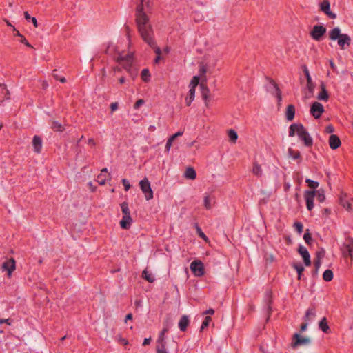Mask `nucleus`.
<instances>
[{"instance_id": "50", "label": "nucleus", "mask_w": 353, "mask_h": 353, "mask_svg": "<svg viewBox=\"0 0 353 353\" xmlns=\"http://www.w3.org/2000/svg\"><path fill=\"white\" fill-rule=\"evenodd\" d=\"M204 206L206 209H210L211 208L210 199L208 196H205L204 198Z\"/></svg>"}, {"instance_id": "53", "label": "nucleus", "mask_w": 353, "mask_h": 353, "mask_svg": "<svg viewBox=\"0 0 353 353\" xmlns=\"http://www.w3.org/2000/svg\"><path fill=\"white\" fill-rule=\"evenodd\" d=\"M145 103L144 100L143 99H139L136 101V103H134V109H139V107H141L142 105H143Z\"/></svg>"}, {"instance_id": "60", "label": "nucleus", "mask_w": 353, "mask_h": 353, "mask_svg": "<svg viewBox=\"0 0 353 353\" xmlns=\"http://www.w3.org/2000/svg\"><path fill=\"white\" fill-rule=\"evenodd\" d=\"M197 231L199 232V234L201 237L205 239L206 236L204 234V233L201 231V228L199 227H197Z\"/></svg>"}, {"instance_id": "17", "label": "nucleus", "mask_w": 353, "mask_h": 353, "mask_svg": "<svg viewBox=\"0 0 353 353\" xmlns=\"http://www.w3.org/2000/svg\"><path fill=\"white\" fill-rule=\"evenodd\" d=\"M32 145L34 148V151L39 154L41 152L42 149V139L39 136L34 135L32 139Z\"/></svg>"}, {"instance_id": "56", "label": "nucleus", "mask_w": 353, "mask_h": 353, "mask_svg": "<svg viewBox=\"0 0 353 353\" xmlns=\"http://www.w3.org/2000/svg\"><path fill=\"white\" fill-rule=\"evenodd\" d=\"M214 314V309H212V308H210L203 312V315H206V314L212 315Z\"/></svg>"}, {"instance_id": "12", "label": "nucleus", "mask_w": 353, "mask_h": 353, "mask_svg": "<svg viewBox=\"0 0 353 353\" xmlns=\"http://www.w3.org/2000/svg\"><path fill=\"white\" fill-rule=\"evenodd\" d=\"M315 196V190H306L304 193V198L306 202L307 209L309 211H311L314 208V199Z\"/></svg>"}, {"instance_id": "1", "label": "nucleus", "mask_w": 353, "mask_h": 353, "mask_svg": "<svg viewBox=\"0 0 353 353\" xmlns=\"http://www.w3.org/2000/svg\"><path fill=\"white\" fill-rule=\"evenodd\" d=\"M139 6L137 10V28L143 40L151 48L154 49L157 56H161V50L157 46L154 37L153 28L150 23L149 17L141 10Z\"/></svg>"}, {"instance_id": "33", "label": "nucleus", "mask_w": 353, "mask_h": 353, "mask_svg": "<svg viewBox=\"0 0 353 353\" xmlns=\"http://www.w3.org/2000/svg\"><path fill=\"white\" fill-rule=\"evenodd\" d=\"M51 128L57 132H62L64 130L63 125L57 121H52L51 123Z\"/></svg>"}, {"instance_id": "16", "label": "nucleus", "mask_w": 353, "mask_h": 353, "mask_svg": "<svg viewBox=\"0 0 353 353\" xmlns=\"http://www.w3.org/2000/svg\"><path fill=\"white\" fill-rule=\"evenodd\" d=\"M303 72L307 79V88L310 93H313L314 90V84L312 82L309 70L305 65L303 67Z\"/></svg>"}, {"instance_id": "51", "label": "nucleus", "mask_w": 353, "mask_h": 353, "mask_svg": "<svg viewBox=\"0 0 353 353\" xmlns=\"http://www.w3.org/2000/svg\"><path fill=\"white\" fill-rule=\"evenodd\" d=\"M122 184L124 186V189L125 191H128L130 188V182L126 179H122Z\"/></svg>"}, {"instance_id": "62", "label": "nucleus", "mask_w": 353, "mask_h": 353, "mask_svg": "<svg viewBox=\"0 0 353 353\" xmlns=\"http://www.w3.org/2000/svg\"><path fill=\"white\" fill-rule=\"evenodd\" d=\"M151 339L150 338H145L143 341V345H149L150 343Z\"/></svg>"}, {"instance_id": "49", "label": "nucleus", "mask_w": 353, "mask_h": 353, "mask_svg": "<svg viewBox=\"0 0 353 353\" xmlns=\"http://www.w3.org/2000/svg\"><path fill=\"white\" fill-rule=\"evenodd\" d=\"M320 258H321V253L318 252L317 253V259L314 262V268L316 269H319V268L321 267V259Z\"/></svg>"}, {"instance_id": "11", "label": "nucleus", "mask_w": 353, "mask_h": 353, "mask_svg": "<svg viewBox=\"0 0 353 353\" xmlns=\"http://www.w3.org/2000/svg\"><path fill=\"white\" fill-rule=\"evenodd\" d=\"M323 112H324V107L321 103L314 102L312 103L311 108H310V114L315 119H319Z\"/></svg>"}, {"instance_id": "44", "label": "nucleus", "mask_w": 353, "mask_h": 353, "mask_svg": "<svg viewBox=\"0 0 353 353\" xmlns=\"http://www.w3.org/2000/svg\"><path fill=\"white\" fill-rule=\"evenodd\" d=\"M305 182L307 183L308 186L313 190L316 189L319 185V182L313 181L310 179H306Z\"/></svg>"}, {"instance_id": "36", "label": "nucleus", "mask_w": 353, "mask_h": 353, "mask_svg": "<svg viewBox=\"0 0 353 353\" xmlns=\"http://www.w3.org/2000/svg\"><path fill=\"white\" fill-rule=\"evenodd\" d=\"M288 155L290 157H291L293 159H301V154L299 151H295L292 148H288Z\"/></svg>"}, {"instance_id": "43", "label": "nucleus", "mask_w": 353, "mask_h": 353, "mask_svg": "<svg viewBox=\"0 0 353 353\" xmlns=\"http://www.w3.org/2000/svg\"><path fill=\"white\" fill-rule=\"evenodd\" d=\"M150 73L148 69H143L141 71V79L143 81L148 82L150 80Z\"/></svg>"}, {"instance_id": "59", "label": "nucleus", "mask_w": 353, "mask_h": 353, "mask_svg": "<svg viewBox=\"0 0 353 353\" xmlns=\"http://www.w3.org/2000/svg\"><path fill=\"white\" fill-rule=\"evenodd\" d=\"M21 42L23 43V44H25L26 46L28 47H32L29 43L28 41L26 40V39L25 37H22L21 40Z\"/></svg>"}, {"instance_id": "32", "label": "nucleus", "mask_w": 353, "mask_h": 353, "mask_svg": "<svg viewBox=\"0 0 353 353\" xmlns=\"http://www.w3.org/2000/svg\"><path fill=\"white\" fill-rule=\"evenodd\" d=\"M252 173L258 177L261 176L263 174L261 165L256 162L253 164Z\"/></svg>"}, {"instance_id": "18", "label": "nucleus", "mask_w": 353, "mask_h": 353, "mask_svg": "<svg viewBox=\"0 0 353 353\" xmlns=\"http://www.w3.org/2000/svg\"><path fill=\"white\" fill-rule=\"evenodd\" d=\"M329 145L332 150H336L341 145V140L336 134H332L329 138Z\"/></svg>"}, {"instance_id": "38", "label": "nucleus", "mask_w": 353, "mask_h": 353, "mask_svg": "<svg viewBox=\"0 0 353 353\" xmlns=\"http://www.w3.org/2000/svg\"><path fill=\"white\" fill-rule=\"evenodd\" d=\"M323 279L325 281H331L333 279V272L330 270H326L323 274Z\"/></svg>"}, {"instance_id": "52", "label": "nucleus", "mask_w": 353, "mask_h": 353, "mask_svg": "<svg viewBox=\"0 0 353 353\" xmlns=\"http://www.w3.org/2000/svg\"><path fill=\"white\" fill-rule=\"evenodd\" d=\"M172 143H173L172 140H171L170 139H168L166 144H165V152H168L170 151V150L172 147Z\"/></svg>"}, {"instance_id": "25", "label": "nucleus", "mask_w": 353, "mask_h": 353, "mask_svg": "<svg viewBox=\"0 0 353 353\" xmlns=\"http://www.w3.org/2000/svg\"><path fill=\"white\" fill-rule=\"evenodd\" d=\"M321 91L318 94L317 99L319 100H321V101H328V99H329V94H328V93H327V90L325 89V84L323 83H321Z\"/></svg>"}, {"instance_id": "10", "label": "nucleus", "mask_w": 353, "mask_h": 353, "mask_svg": "<svg viewBox=\"0 0 353 353\" xmlns=\"http://www.w3.org/2000/svg\"><path fill=\"white\" fill-rule=\"evenodd\" d=\"M190 270L196 276L204 274L203 264L201 261H194L190 264Z\"/></svg>"}, {"instance_id": "34", "label": "nucleus", "mask_w": 353, "mask_h": 353, "mask_svg": "<svg viewBox=\"0 0 353 353\" xmlns=\"http://www.w3.org/2000/svg\"><path fill=\"white\" fill-rule=\"evenodd\" d=\"M142 277L150 283H152L154 281V277L153 274L147 271L146 270L143 271Z\"/></svg>"}, {"instance_id": "9", "label": "nucleus", "mask_w": 353, "mask_h": 353, "mask_svg": "<svg viewBox=\"0 0 353 353\" xmlns=\"http://www.w3.org/2000/svg\"><path fill=\"white\" fill-rule=\"evenodd\" d=\"M342 252L344 257L352 258L353 254V239H347L343 245Z\"/></svg>"}, {"instance_id": "63", "label": "nucleus", "mask_w": 353, "mask_h": 353, "mask_svg": "<svg viewBox=\"0 0 353 353\" xmlns=\"http://www.w3.org/2000/svg\"><path fill=\"white\" fill-rule=\"evenodd\" d=\"M6 90V94H8V90L6 89V85L4 84H0V91Z\"/></svg>"}, {"instance_id": "27", "label": "nucleus", "mask_w": 353, "mask_h": 353, "mask_svg": "<svg viewBox=\"0 0 353 353\" xmlns=\"http://www.w3.org/2000/svg\"><path fill=\"white\" fill-rule=\"evenodd\" d=\"M302 125L301 123H292L289 128V137H294L295 133L299 135V126Z\"/></svg>"}, {"instance_id": "41", "label": "nucleus", "mask_w": 353, "mask_h": 353, "mask_svg": "<svg viewBox=\"0 0 353 353\" xmlns=\"http://www.w3.org/2000/svg\"><path fill=\"white\" fill-rule=\"evenodd\" d=\"M228 137L230 138V140L232 143H236V141L238 139V134H237L236 132L232 129H231L228 131Z\"/></svg>"}, {"instance_id": "48", "label": "nucleus", "mask_w": 353, "mask_h": 353, "mask_svg": "<svg viewBox=\"0 0 353 353\" xmlns=\"http://www.w3.org/2000/svg\"><path fill=\"white\" fill-rule=\"evenodd\" d=\"M294 227L296 232L301 234L303 230V225L301 222L296 221L294 223Z\"/></svg>"}, {"instance_id": "13", "label": "nucleus", "mask_w": 353, "mask_h": 353, "mask_svg": "<svg viewBox=\"0 0 353 353\" xmlns=\"http://www.w3.org/2000/svg\"><path fill=\"white\" fill-rule=\"evenodd\" d=\"M320 8L321 10L326 15H327L330 19H334L336 17V14L330 11V3L328 0H323L320 4Z\"/></svg>"}, {"instance_id": "7", "label": "nucleus", "mask_w": 353, "mask_h": 353, "mask_svg": "<svg viewBox=\"0 0 353 353\" xmlns=\"http://www.w3.org/2000/svg\"><path fill=\"white\" fill-rule=\"evenodd\" d=\"M299 138L304 142V144L307 147H310L313 144L312 138L309 134L303 125L299 126Z\"/></svg>"}, {"instance_id": "30", "label": "nucleus", "mask_w": 353, "mask_h": 353, "mask_svg": "<svg viewBox=\"0 0 353 353\" xmlns=\"http://www.w3.org/2000/svg\"><path fill=\"white\" fill-rule=\"evenodd\" d=\"M319 328L324 333H327L330 330V327L327 325L326 317H323L319 323Z\"/></svg>"}, {"instance_id": "8", "label": "nucleus", "mask_w": 353, "mask_h": 353, "mask_svg": "<svg viewBox=\"0 0 353 353\" xmlns=\"http://www.w3.org/2000/svg\"><path fill=\"white\" fill-rule=\"evenodd\" d=\"M326 28L321 25H315L313 26L310 32L311 37L315 41L321 40L322 37L326 32Z\"/></svg>"}, {"instance_id": "6", "label": "nucleus", "mask_w": 353, "mask_h": 353, "mask_svg": "<svg viewBox=\"0 0 353 353\" xmlns=\"http://www.w3.org/2000/svg\"><path fill=\"white\" fill-rule=\"evenodd\" d=\"M141 191L145 195V199L149 201L153 198V192L152 190L150 183L147 178H144L139 182Z\"/></svg>"}, {"instance_id": "35", "label": "nucleus", "mask_w": 353, "mask_h": 353, "mask_svg": "<svg viewBox=\"0 0 353 353\" xmlns=\"http://www.w3.org/2000/svg\"><path fill=\"white\" fill-rule=\"evenodd\" d=\"M292 267L294 268V269L296 271V272L298 274V279H301L302 272L304 271V267L303 266L302 264H301L299 263H294L292 265Z\"/></svg>"}, {"instance_id": "22", "label": "nucleus", "mask_w": 353, "mask_h": 353, "mask_svg": "<svg viewBox=\"0 0 353 353\" xmlns=\"http://www.w3.org/2000/svg\"><path fill=\"white\" fill-rule=\"evenodd\" d=\"M295 115V107L294 105L290 104L287 106L285 112V118L288 121L294 119Z\"/></svg>"}, {"instance_id": "47", "label": "nucleus", "mask_w": 353, "mask_h": 353, "mask_svg": "<svg viewBox=\"0 0 353 353\" xmlns=\"http://www.w3.org/2000/svg\"><path fill=\"white\" fill-rule=\"evenodd\" d=\"M199 82V77L197 76L193 77L192 79L190 81V88H193V89L195 90V88L197 86Z\"/></svg>"}, {"instance_id": "29", "label": "nucleus", "mask_w": 353, "mask_h": 353, "mask_svg": "<svg viewBox=\"0 0 353 353\" xmlns=\"http://www.w3.org/2000/svg\"><path fill=\"white\" fill-rule=\"evenodd\" d=\"M316 316V310L314 307H310L305 312L304 319L306 321H311L313 318Z\"/></svg>"}, {"instance_id": "39", "label": "nucleus", "mask_w": 353, "mask_h": 353, "mask_svg": "<svg viewBox=\"0 0 353 353\" xmlns=\"http://www.w3.org/2000/svg\"><path fill=\"white\" fill-rule=\"evenodd\" d=\"M24 17L28 21H31L34 27H38L39 25L37 19L35 17H31L27 11L24 12Z\"/></svg>"}, {"instance_id": "45", "label": "nucleus", "mask_w": 353, "mask_h": 353, "mask_svg": "<svg viewBox=\"0 0 353 353\" xmlns=\"http://www.w3.org/2000/svg\"><path fill=\"white\" fill-rule=\"evenodd\" d=\"M303 239L307 245L311 244L312 238L311 234L310 233L308 229L306 230V232H305V234L303 235Z\"/></svg>"}, {"instance_id": "31", "label": "nucleus", "mask_w": 353, "mask_h": 353, "mask_svg": "<svg viewBox=\"0 0 353 353\" xmlns=\"http://www.w3.org/2000/svg\"><path fill=\"white\" fill-rule=\"evenodd\" d=\"M195 97V90L190 88L188 92V96L185 99L186 105L190 106L191 103L194 101Z\"/></svg>"}, {"instance_id": "54", "label": "nucleus", "mask_w": 353, "mask_h": 353, "mask_svg": "<svg viewBox=\"0 0 353 353\" xmlns=\"http://www.w3.org/2000/svg\"><path fill=\"white\" fill-rule=\"evenodd\" d=\"M183 134V132H181V131H179L178 132L174 134L173 135H172L169 139H170L171 140H172L174 141V140L177 138L178 137H180V136H182Z\"/></svg>"}, {"instance_id": "42", "label": "nucleus", "mask_w": 353, "mask_h": 353, "mask_svg": "<svg viewBox=\"0 0 353 353\" xmlns=\"http://www.w3.org/2000/svg\"><path fill=\"white\" fill-rule=\"evenodd\" d=\"M121 208L123 214V216H127L128 214L130 215V211L127 202H123L121 204Z\"/></svg>"}, {"instance_id": "4", "label": "nucleus", "mask_w": 353, "mask_h": 353, "mask_svg": "<svg viewBox=\"0 0 353 353\" xmlns=\"http://www.w3.org/2000/svg\"><path fill=\"white\" fill-rule=\"evenodd\" d=\"M311 343V340L309 337L302 336L299 333H295L293 335L291 347L296 349L299 346H307Z\"/></svg>"}, {"instance_id": "5", "label": "nucleus", "mask_w": 353, "mask_h": 353, "mask_svg": "<svg viewBox=\"0 0 353 353\" xmlns=\"http://www.w3.org/2000/svg\"><path fill=\"white\" fill-rule=\"evenodd\" d=\"M168 326H164L163 330L159 334L157 347V353H168L166 350L165 342V334L168 332Z\"/></svg>"}, {"instance_id": "23", "label": "nucleus", "mask_w": 353, "mask_h": 353, "mask_svg": "<svg viewBox=\"0 0 353 353\" xmlns=\"http://www.w3.org/2000/svg\"><path fill=\"white\" fill-rule=\"evenodd\" d=\"M110 175L108 172L107 168H103L101 171L100 174L97 176V181L100 185H104L105 183L107 177Z\"/></svg>"}, {"instance_id": "37", "label": "nucleus", "mask_w": 353, "mask_h": 353, "mask_svg": "<svg viewBox=\"0 0 353 353\" xmlns=\"http://www.w3.org/2000/svg\"><path fill=\"white\" fill-rule=\"evenodd\" d=\"M315 192H316V199H317L318 201L320 203H323L325 200V195L324 190L322 189H319L316 191L315 190Z\"/></svg>"}, {"instance_id": "61", "label": "nucleus", "mask_w": 353, "mask_h": 353, "mask_svg": "<svg viewBox=\"0 0 353 353\" xmlns=\"http://www.w3.org/2000/svg\"><path fill=\"white\" fill-rule=\"evenodd\" d=\"M52 77L56 79V80H59V76L57 74V70H54L52 71Z\"/></svg>"}, {"instance_id": "15", "label": "nucleus", "mask_w": 353, "mask_h": 353, "mask_svg": "<svg viewBox=\"0 0 353 353\" xmlns=\"http://www.w3.org/2000/svg\"><path fill=\"white\" fill-rule=\"evenodd\" d=\"M15 261L14 259H10L4 261L2 264V269L8 272V276L10 277L12 272L15 270Z\"/></svg>"}, {"instance_id": "57", "label": "nucleus", "mask_w": 353, "mask_h": 353, "mask_svg": "<svg viewBox=\"0 0 353 353\" xmlns=\"http://www.w3.org/2000/svg\"><path fill=\"white\" fill-rule=\"evenodd\" d=\"M307 325H308V323L307 322L302 323L300 327L301 332H305L307 328Z\"/></svg>"}, {"instance_id": "64", "label": "nucleus", "mask_w": 353, "mask_h": 353, "mask_svg": "<svg viewBox=\"0 0 353 353\" xmlns=\"http://www.w3.org/2000/svg\"><path fill=\"white\" fill-rule=\"evenodd\" d=\"M132 314H128L125 316V322L126 323L127 321L128 320H132Z\"/></svg>"}, {"instance_id": "26", "label": "nucleus", "mask_w": 353, "mask_h": 353, "mask_svg": "<svg viewBox=\"0 0 353 353\" xmlns=\"http://www.w3.org/2000/svg\"><path fill=\"white\" fill-rule=\"evenodd\" d=\"M140 3L137 6L136 8V23L137 24V10L139 6L142 7V12L146 14V13L143 11L144 6H145L148 9H150L151 7V0H140Z\"/></svg>"}, {"instance_id": "19", "label": "nucleus", "mask_w": 353, "mask_h": 353, "mask_svg": "<svg viewBox=\"0 0 353 353\" xmlns=\"http://www.w3.org/2000/svg\"><path fill=\"white\" fill-rule=\"evenodd\" d=\"M200 88L201 90L202 99L205 101V105H208V103L210 100V90L203 83H201L200 84Z\"/></svg>"}, {"instance_id": "2", "label": "nucleus", "mask_w": 353, "mask_h": 353, "mask_svg": "<svg viewBox=\"0 0 353 353\" xmlns=\"http://www.w3.org/2000/svg\"><path fill=\"white\" fill-rule=\"evenodd\" d=\"M329 38L332 41H337L341 49H345L351 43L350 37L347 34H342L339 27H335L329 32Z\"/></svg>"}, {"instance_id": "40", "label": "nucleus", "mask_w": 353, "mask_h": 353, "mask_svg": "<svg viewBox=\"0 0 353 353\" xmlns=\"http://www.w3.org/2000/svg\"><path fill=\"white\" fill-rule=\"evenodd\" d=\"M270 83H271V85L274 88V89L275 90L277 100L279 101H281L282 98H281V92L280 89L279 88L278 85H276V83L275 82L271 81Z\"/></svg>"}, {"instance_id": "24", "label": "nucleus", "mask_w": 353, "mask_h": 353, "mask_svg": "<svg viewBox=\"0 0 353 353\" xmlns=\"http://www.w3.org/2000/svg\"><path fill=\"white\" fill-rule=\"evenodd\" d=\"M347 195L343 192L340 195V204L345 208L347 210L350 211L352 210L350 202L346 199Z\"/></svg>"}, {"instance_id": "28", "label": "nucleus", "mask_w": 353, "mask_h": 353, "mask_svg": "<svg viewBox=\"0 0 353 353\" xmlns=\"http://www.w3.org/2000/svg\"><path fill=\"white\" fill-rule=\"evenodd\" d=\"M184 176L185 178H187L188 179L193 180V179H196V173L195 170L193 168L189 167L185 170Z\"/></svg>"}, {"instance_id": "3", "label": "nucleus", "mask_w": 353, "mask_h": 353, "mask_svg": "<svg viewBox=\"0 0 353 353\" xmlns=\"http://www.w3.org/2000/svg\"><path fill=\"white\" fill-rule=\"evenodd\" d=\"M117 61L119 62L124 69H125L132 77L134 79L137 75V72L131 68L132 64V55L131 54H124L120 53L117 57Z\"/></svg>"}, {"instance_id": "14", "label": "nucleus", "mask_w": 353, "mask_h": 353, "mask_svg": "<svg viewBox=\"0 0 353 353\" xmlns=\"http://www.w3.org/2000/svg\"><path fill=\"white\" fill-rule=\"evenodd\" d=\"M298 252L303 257L305 265L306 266H310L311 265L310 255L307 248L302 245H299Z\"/></svg>"}, {"instance_id": "21", "label": "nucleus", "mask_w": 353, "mask_h": 353, "mask_svg": "<svg viewBox=\"0 0 353 353\" xmlns=\"http://www.w3.org/2000/svg\"><path fill=\"white\" fill-rule=\"evenodd\" d=\"M190 323L189 317L187 315H183L179 322L178 326L181 332H185Z\"/></svg>"}, {"instance_id": "20", "label": "nucleus", "mask_w": 353, "mask_h": 353, "mask_svg": "<svg viewBox=\"0 0 353 353\" xmlns=\"http://www.w3.org/2000/svg\"><path fill=\"white\" fill-rule=\"evenodd\" d=\"M132 223V219L130 215L123 216L122 219L120 221V226L121 228L127 230L130 228Z\"/></svg>"}, {"instance_id": "46", "label": "nucleus", "mask_w": 353, "mask_h": 353, "mask_svg": "<svg viewBox=\"0 0 353 353\" xmlns=\"http://www.w3.org/2000/svg\"><path fill=\"white\" fill-rule=\"evenodd\" d=\"M212 321V319L210 316H205L203 323H202V325L201 326V328H200V331H203L205 327H207L210 323Z\"/></svg>"}, {"instance_id": "58", "label": "nucleus", "mask_w": 353, "mask_h": 353, "mask_svg": "<svg viewBox=\"0 0 353 353\" xmlns=\"http://www.w3.org/2000/svg\"><path fill=\"white\" fill-rule=\"evenodd\" d=\"M117 108H118V103H111L110 109H111L112 112H114V111L117 110Z\"/></svg>"}, {"instance_id": "55", "label": "nucleus", "mask_w": 353, "mask_h": 353, "mask_svg": "<svg viewBox=\"0 0 353 353\" xmlns=\"http://www.w3.org/2000/svg\"><path fill=\"white\" fill-rule=\"evenodd\" d=\"M325 132L329 134L333 133L334 132V128L332 125H329L326 127Z\"/></svg>"}]
</instances>
